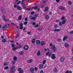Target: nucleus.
<instances>
[{"instance_id": "f257e3e1", "label": "nucleus", "mask_w": 73, "mask_h": 73, "mask_svg": "<svg viewBox=\"0 0 73 73\" xmlns=\"http://www.w3.org/2000/svg\"><path fill=\"white\" fill-rule=\"evenodd\" d=\"M55 56H56L55 54H52V53L51 52L49 53L48 55V57H50L52 59L54 60V59H55L56 58Z\"/></svg>"}, {"instance_id": "f03ea898", "label": "nucleus", "mask_w": 73, "mask_h": 73, "mask_svg": "<svg viewBox=\"0 0 73 73\" xmlns=\"http://www.w3.org/2000/svg\"><path fill=\"white\" fill-rule=\"evenodd\" d=\"M15 66H13L10 67V72L11 73H13L15 71Z\"/></svg>"}, {"instance_id": "7ed1b4c3", "label": "nucleus", "mask_w": 73, "mask_h": 73, "mask_svg": "<svg viewBox=\"0 0 73 73\" xmlns=\"http://www.w3.org/2000/svg\"><path fill=\"white\" fill-rule=\"evenodd\" d=\"M1 12L2 13H3L4 14L6 13V11H5V10L4 9V8L3 7H1Z\"/></svg>"}, {"instance_id": "20e7f679", "label": "nucleus", "mask_w": 73, "mask_h": 73, "mask_svg": "<svg viewBox=\"0 0 73 73\" xmlns=\"http://www.w3.org/2000/svg\"><path fill=\"white\" fill-rule=\"evenodd\" d=\"M51 49H53L54 52H56V47H55V45H52L51 46Z\"/></svg>"}, {"instance_id": "39448f33", "label": "nucleus", "mask_w": 73, "mask_h": 73, "mask_svg": "<svg viewBox=\"0 0 73 73\" xmlns=\"http://www.w3.org/2000/svg\"><path fill=\"white\" fill-rule=\"evenodd\" d=\"M20 26V29H23L24 28V27H23V23H21L20 24H19Z\"/></svg>"}, {"instance_id": "423d86ee", "label": "nucleus", "mask_w": 73, "mask_h": 73, "mask_svg": "<svg viewBox=\"0 0 73 73\" xmlns=\"http://www.w3.org/2000/svg\"><path fill=\"white\" fill-rule=\"evenodd\" d=\"M24 49H25V50H28V49H29V46L27 45H26L24 46Z\"/></svg>"}, {"instance_id": "0eeeda50", "label": "nucleus", "mask_w": 73, "mask_h": 73, "mask_svg": "<svg viewBox=\"0 0 73 73\" xmlns=\"http://www.w3.org/2000/svg\"><path fill=\"white\" fill-rule=\"evenodd\" d=\"M68 37V36H67L66 35L64 36L63 39V41H65V40H66L67 39Z\"/></svg>"}, {"instance_id": "6e6552de", "label": "nucleus", "mask_w": 73, "mask_h": 73, "mask_svg": "<svg viewBox=\"0 0 73 73\" xmlns=\"http://www.w3.org/2000/svg\"><path fill=\"white\" fill-rule=\"evenodd\" d=\"M33 61V60L32 59H30L29 60H28L27 61V62L30 64V63H31V62H32Z\"/></svg>"}, {"instance_id": "1a4fd4ad", "label": "nucleus", "mask_w": 73, "mask_h": 73, "mask_svg": "<svg viewBox=\"0 0 73 73\" xmlns=\"http://www.w3.org/2000/svg\"><path fill=\"white\" fill-rule=\"evenodd\" d=\"M44 67V65L42 64H41L39 65L40 69H42Z\"/></svg>"}, {"instance_id": "9d476101", "label": "nucleus", "mask_w": 73, "mask_h": 73, "mask_svg": "<svg viewBox=\"0 0 73 73\" xmlns=\"http://www.w3.org/2000/svg\"><path fill=\"white\" fill-rule=\"evenodd\" d=\"M36 43L37 44H40L41 42V41H40V40H37L36 41Z\"/></svg>"}, {"instance_id": "9b49d317", "label": "nucleus", "mask_w": 73, "mask_h": 73, "mask_svg": "<svg viewBox=\"0 0 73 73\" xmlns=\"http://www.w3.org/2000/svg\"><path fill=\"white\" fill-rule=\"evenodd\" d=\"M22 6L24 8H26V6H25V5L24 3H22Z\"/></svg>"}, {"instance_id": "f8f14e48", "label": "nucleus", "mask_w": 73, "mask_h": 73, "mask_svg": "<svg viewBox=\"0 0 73 73\" xmlns=\"http://www.w3.org/2000/svg\"><path fill=\"white\" fill-rule=\"evenodd\" d=\"M17 9L19 11H21V10L22 9V8H21V7L19 6L18 7H17Z\"/></svg>"}, {"instance_id": "ddd939ff", "label": "nucleus", "mask_w": 73, "mask_h": 73, "mask_svg": "<svg viewBox=\"0 0 73 73\" xmlns=\"http://www.w3.org/2000/svg\"><path fill=\"white\" fill-rule=\"evenodd\" d=\"M40 54H41V52H40V51L38 50L37 54V56H40Z\"/></svg>"}, {"instance_id": "4468645a", "label": "nucleus", "mask_w": 73, "mask_h": 73, "mask_svg": "<svg viewBox=\"0 0 73 73\" xmlns=\"http://www.w3.org/2000/svg\"><path fill=\"white\" fill-rule=\"evenodd\" d=\"M30 71L31 72H34V68L33 67H31L30 68Z\"/></svg>"}, {"instance_id": "2eb2a0df", "label": "nucleus", "mask_w": 73, "mask_h": 73, "mask_svg": "<svg viewBox=\"0 0 73 73\" xmlns=\"http://www.w3.org/2000/svg\"><path fill=\"white\" fill-rule=\"evenodd\" d=\"M49 9H48V7H46L45 9V12H46V11H48Z\"/></svg>"}, {"instance_id": "dca6fc26", "label": "nucleus", "mask_w": 73, "mask_h": 73, "mask_svg": "<svg viewBox=\"0 0 73 73\" xmlns=\"http://www.w3.org/2000/svg\"><path fill=\"white\" fill-rule=\"evenodd\" d=\"M22 19V16L20 15L18 18L19 20H21Z\"/></svg>"}, {"instance_id": "f3484780", "label": "nucleus", "mask_w": 73, "mask_h": 73, "mask_svg": "<svg viewBox=\"0 0 73 73\" xmlns=\"http://www.w3.org/2000/svg\"><path fill=\"white\" fill-rule=\"evenodd\" d=\"M36 40L35 39H33L32 40V43L33 44H35V41Z\"/></svg>"}, {"instance_id": "a211bd4d", "label": "nucleus", "mask_w": 73, "mask_h": 73, "mask_svg": "<svg viewBox=\"0 0 73 73\" xmlns=\"http://www.w3.org/2000/svg\"><path fill=\"white\" fill-rule=\"evenodd\" d=\"M60 9H62V10H65V9L62 6H60L59 7Z\"/></svg>"}, {"instance_id": "6ab92c4d", "label": "nucleus", "mask_w": 73, "mask_h": 73, "mask_svg": "<svg viewBox=\"0 0 73 73\" xmlns=\"http://www.w3.org/2000/svg\"><path fill=\"white\" fill-rule=\"evenodd\" d=\"M17 57L16 56H14V58H13L14 60L15 61H17Z\"/></svg>"}, {"instance_id": "aec40b11", "label": "nucleus", "mask_w": 73, "mask_h": 73, "mask_svg": "<svg viewBox=\"0 0 73 73\" xmlns=\"http://www.w3.org/2000/svg\"><path fill=\"white\" fill-rule=\"evenodd\" d=\"M62 23L63 24H64L66 23V21L65 20H64L62 21Z\"/></svg>"}, {"instance_id": "412c9836", "label": "nucleus", "mask_w": 73, "mask_h": 73, "mask_svg": "<svg viewBox=\"0 0 73 73\" xmlns=\"http://www.w3.org/2000/svg\"><path fill=\"white\" fill-rule=\"evenodd\" d=\"M53 71L54 72H57V69L56 68H55L54 69H53Z\"/></svg>"}, {"instance_id": "4be33fe9", "label": "nucleus", "mask_w": 73, "mask_h": 73, "mask_svg": "<svg viewBox=\"0 0 73 73\" xmlns=\"http://www.w3.org/2000/svg\"><path fill=\"white\" fill-rule=\"evenodd\" d=\"M54 32H60V30L58 29H56L54 30Z\"/></svg>"}, {"instance_id": "5701e85b", "label": "nucleus", "mask_w": 73, "mask_h": 73, "mask_svg": "<svg viewBox=\"0 0 73 73\" xmlns=\"http://www.w3.org/2000/svg\"><path fill=\"white\" fill-rule=\"evenodd\" d=\"M21 48H22V46L21 45H19V47H17V49L19 48L20 49Z\"/></svg>"}, {"instance_id": "b1692460", "label": "nucleus", "mask_w": 73, "mask_h": 73, "mask_svg": "<svg viewBox=\"0 0 73 73\" xmlns=\"http://www.w3.org/2000/svg\"><path fill=\"white\" fill-rule=\"evenodd\" d=\"M44 44H45V42L43 41L42 42H41V45H42V46H44Z\"/></svg>"}, {"instance_id": "393cba45", "label": "nucleus", "mask_w": 73, "mask_h": 73, "mask_svg": "<svg viewBox=\"0 0 73 73\" xmlns=\"http://www.w3.org/2000/svg\"><path fill=\"white\" fill-rule=\"evenodd\" d=\"M49 18V16L47 15H46V16L45 17V19H48Z\"/></svg>"}, {"instance_id": "a878e982", "label": "nucleus", "mask_w": 73, "mask_h": 73, "mask_svg": "<svg viewBox=\"0 0 73 73\" xmlns=\"http://www.w3.org/2000/svg\"><path fill=\"white\" fill-rule=\"evenodd\" d=\"M65 46L66 48H68L69 47V44H65Z\"/></svg>"}, {"instance_id": "bb28decb", "label": "nucleus", "mask_w": 73, "mask_h": 73, "mask_svg": "<svg viewBox=\"0 0 73 73\" xmlns=\"http://www.w3.org/2000/svg\"><path fill=\"white\" fill-rule=\"evenodd\" d=\"M46 60H43V62H42V64L43 65H44V64H45L46 63Z\"/></svg>"}, {"instance_id": "cd10ccee", "label": "nucleus", "mask_w": 73, "mask_h": 73, "mask_svg": "<svg viewBox=\"0 0 73 73\" xmlns=\"http://www.w3.org/2000/svg\"><path fill=\"white\" fill-rule=\"evenodd\" d=\"M6 40V39H4L2 40V42H7Z\"/></svg>"}, {"instance_id": "c85d7f7f", "label": "nucleus", "mask_w": 73, "mask_h": 73, "mask_svg": "<svg viewBox=\"0 0 73 73\" xmlns=\"http://www.w3.org/2000/svg\"><path fill=\"white\" fill-rule=\"evenodd\" d=\"M22 70V69L21 68H18V69H17L18 71L19 72H20Z\"/></svg>"}, {"instance_id": "c756f323", "label": "nucleus", "mask_w": 73, "mask_h": 73, "mask_svg": "<svg viewBox=\"0 0 73 73\" xmlns=\"http://www.w3.org/2000/svg\"><path fill=\"white\" fill-rule=\"evenodd\" d=\"M36 19V18L35 17H33L32 19H31L32 20H35Z\"/></svg>"}, {"instance_id": "7c9ffc66", "label": "nucleus", "mask_w": 73, "mask_h": 73, "mask_svg": "<svg viewBox=\"0 0 73 73\" xmlns=\"http://www.w3.org/2000/svg\"><path fill=\"white\" fill-rule=\"evenodd\" d=\"M8 69V66H5L4 68L5 70H7V69Z\"/></svg>"}, {"instance_id": "2f4dec72", "label": "nucleus", "mask_w": 73, "mask_h": 73, "mask_svg": "<svg viewBox=\"0 0 73 73\" xmlns=\"http://www.w3.org/2000/svg\"><path fill=\"white\" fill-rule=\"evenodd\" d=\"M5 25L3 26L2 27V29L3 30H5Z\"/></svg>"}, {"instance_id": "473e14b6", "label": "nucleus", "mask_w": 73, "mask_h": 73, "mask_svg": "<svg viewBox=\"0 0 73 73\" xmlns=\"http://www.w3.org/2000/svg\"><path fill=\"white\" fill-rule=\"evenodd\" d=\"M62 24H62V22H60L59 23V25L60 26H61L62 25Z\"/></svg>"}, {"instance_id": "72a5a7b5", "label": "nucleus", "mask_w": 73, "mask_h": 73, "mask_svg": "<svg viewBox=\"0 0 73 73\" xmlns=\"http://www.w3.org/2000/svg\"><path fill=\"white\" fill-rule=\"evenodd\" d=\"M23 51H21L19 52V54L20 55H21V56L23 55Z\"/></svg>"}, {"instance_id": "f704fd0d", "label": "nucleus", "mask_w": 73, "mask_h": 73, "mask_svg": "<svg viewBox=\"0 0 73 73\" xmlns=\"http://www.w3.org/2000/svg\"><path fill=\"white\" fill-rule=\"evenodd\" d=\"M6 27V28H8L9 26V24H7L6 25H5Z\"/></svg>"}, {"instance_id": "c9c22d12", "label": "nucleus", "mask_w": 73, "mask_h": 73, "mask_svg": "<svg viewBox=\"0 0 73 73\" xmlns=\"http://www.w3.org/2000/svg\"><path fill=\"white\" fill-rule=\"evenodd\" d=\"M5 17L4 15L2 16V18L4 21L5 20Z\"/></svg>"}, {"instance_id": "e433bc0d", "label": "nucleus", "mask_w": 73, "mask_h": 73, "mask_svg": "<svg viewBox=\"0 0 73 73\" xmlns=\"http://www.w3.org/2000/svg\"><path fill=\"white\" fill-rule=\"evenodd\" d=\"M64 60V58H62L60 59V61L61 62H63Z\"/></svg>"}, {"instance_id": "4c0bfd02", "label": "nucleus", "mask_w": 73, "mask_h": 73, "mask_svg": "<svg viewBox=\"0 0 73 73\" xmlns=\"http://www.w3.org/2000/svg\"><path fill=\"white\" fill-rule=\"evenodd\" d=\"M49 53H49V52H47L46 54V56H48V55H49Z\"/></svg>"}, {"instance_id": "58836bf2", "label": "nucleus", "mask_w": 73, "mask_h": 73, "mask_svg": "<svg viewBox=\"0 0 73 73\" xmlns=\"http://www.w3.org/2000/svg\"><path fill=\"white\" fill-rule=\"evenodd\" d=\"M16 49H17L15 47H14V48H13V50L14 51H15V50H16Z\"/></svg>"}, {"instance_id": "ea45409f", "label": "nucleus", "mask_w": 73, "mask_h": 73, "mask_svg": "<svg viewBox=\"0 0 73 73\" xmlns=\"http://www.w3.org/2000/svg\"><path fill=\"white\" fill-rule=\"evenodd\" d=\"M26 10H27V11H31L32 10V8H27L26 9Z\"/></svg>"}, {"instance_id": "a19ab883", "label": "nucleus", "mask_w": 73, "mask_h": 73, "mask_svg": "<svg viewBox=\"0 0 73 73\" xmlns=\"http://www.w3.org/2000/svg\"><path fill=\"white\" fill-rule=\"evenodd\" d=\"M19 73H24V70H22L20 71L19 72Z\"/></svg>"}, {"instance_id": "79ce46f5", "label": "nucleus", "mask_w": 73, "mask_h": 73, "mask_svg": "<svg viewBox=\"0 0 73 73\" xmlns=\"http://www.w3.org/2000/svg\"><path fill=\"white\" fill-rule=\"evenodd\" d=\"M54 27L55 28H57V27H58V25H56L54 26Z\"/></svg>"}, {"instance_id": "37998d69", "label": "nucleus", "mask_w": 73, "mask_h": 73, "mask_svg": "<svg viewBox=\"0 0 73 73\" xmlns=\"http://www.w3.org/2000/svg\"><path fill=\"white\" fill-rule=\"evenodd\" d=\"M19 33H18L17 34V35L16 36V38H18V37H19Z\"/></svg>"}, {"instance_id": "c03bdc74", "label": "nucleus", "mask_w": 73, "mask_h": 73, "mask_svg": "<svg viewBox=\"0 0 73 73\" xmlns=\"http://www.w3.org/2000/svg\"><path fill=\"white\" fill-rule=\"evenodd\" d=\"M34 27H35V28H37V27H38V25H35L34 26Z\"/></svg>"}, {"instance_id": "a18cd8bd", "label": "nucleus", "mask_w": 73, "mask_h": 73, "mask_svg": "<svg viewBox=\"0 0 73 73\" xmlns=\"http://www.w3.org/2000/svg\"><path fill=\"white\" fill-rule=\"evenodd\" d=\"M9 20L8 19H5V20H4L5 21H6V22H8L9 21Z\"/></svg>"}, {"instance_id": "49530a36", "label": "nucleus", "mask_w": 73, "mask_h": 73, "mask_svg": "<svg viewBox=\"0 0 73 73\" xmlns=\"http://www.w3.org/2000/svg\"><path fill=\"white\" fill-rule=\"evenodd\" d=\"M28 24V21L25 22L24 23V25H27Z\"/></svg>"}, {"instance_id": "de8ad7c7", "label": "nucleus", "mask_w": 73, "mask_h": 73, "mask_svg": "<svg viewBox=\"0 0 73 73\" xmlns=\"http://www.w3.org/2000/svg\"><path fill=\"white\" fill-rule=\"evenodd\" d=\"M25 21H28V18H27V17H26L25 18Z\"/></svg>"}, {"instance_id": "09e8293b", "label": "nucleus", "mask_w": 73, "mask_h": 73, "mask_svg": "<svg viewBox=\"0 0 73 73\" xmlns=\"http://www.w3.org/2000/svg\"><path fill=\"white\" fill-rule=\"evenodd\" d=\"M11 47H12V48H14V47H15V45L14 44H11Z\"/></svg>"}, {"instance_id": "8fccbe9b", "label": "nucleus", "mask_w": 73, "mask_h": 73, "mask_svg": "<svg viewBox=\"0 0 73 73\" xmlns=\"http://www.w3.org/2000/svg\"><path fill=\"white\" fill-rule=\"evenodd\" d=\"M34 69L35 70H38V68H37V67H35Z\"/></svg>"}, {"instance_id": "3c124183", "label": "nucleus", "mask_w": 73, "mask_h": 73, "mask_svg": "<svg viewBox=\"0 0 73 73\" xmlns=\"http://www.w3.org/2000/svg\"><path fill=\"white\" fill-rule=\"evenodd\" d=\"M58 41H59V42H61V41H62V39H58Z\"/></svg>"}, {"instance_id": "603ef678", "label": "nucleus", "mask_w": 73, "mask_h": 73, "mask_svg": "<svg viewBox=\"0 0 73 73\" xmlns=\"http://www.w3.org/2000/svg\"><path fill=\"white\" fill-rule=\"evenodd\" d=\"M43 2L44 4V5H46V1L45 0L43 1Z\"/></svg>"}, {"instance_id": "864d4df0", "label": "nucleus", "mask_w": 73, "mask_h": 73, "mask_svg": "<svg viewBox=\"0 0 73 73\" xmlns=\"http://www.w3.org/2000/svg\"><path fill=\"white\" fill-rule=\"evenodd\" d=\"M38 7L37 6H36L34 7V9L36 10L37 9Z\"/></svg>"}, {"instance_id": "5fc2aeb1", "label": "nucleus", "mask_w": 73, "mask_h": 73, "mask_svg": "<svg viewBox=\"0 0 73 73\" xmlns=\"http://www.w3.org/2000/svg\"><path fill=\"white\" fill-rule=\"evenodd\" d=\"M21 3V1H19L17 3V5H19V4H20Z\"/></svg>"}, {"instance_id": "6e6d98bb", "label": "nucleus", "mask_w": 73, "mask_h": 73, "mask_svg": "<svg viewBox=\"0 0 73 73\" xmlns=\"http://www.w3.org/2000/svg\"><path fill=\"white\" fill-rule=\"evenodd\" d=\"M69 4H72V2L71 1H69L68 2Z\"/></svg>"}, {"instance_id": "4d7b16f0", "label": "nucleus", "mask_w": 73, "mask_h": 73, "mask_svg": "<svg viewBox=\"0 0 73 73\" xmlns=\"http://www.w3.org/2000/svg\"><path fill=\"white\" fill-rule=\"evenodd\" d=\"M65 19V17L63 16L61 18V20H64Z\"/></svg>"}, {"instance_id": "13d9d810", "label": "nucleus", "mask_w": 73, "mask_h": 73, "mask_svg": "<svg viewBox=\"0 0 73 73\" xmlns=\"http://www.w3.org/2000/svg\"><path fill=\"white\" fill-rule=\"evenodd\" d=\"M7 64L6 62H5L4 63V64H3L4 66H6L7 65Z\"/></svg>"}, {"instance_id": "bf43d9fd", "label": "nucleus", "mask_w": 73, "mask_h": 73, "mask_svg": "<svg viewBox=\"0 0 73 73\" xmlns=\"http://www.w3.org/2000/svg\"><path fill=\"white\" fill-rule=\"evenodd\" d=\"M40 73H44V71L43 70H41L40 72Z\"/></svg>"}, {"instance_id": "052dcab7", "label": "nucleus", "mask_w": 73, "mask_h": 73, "mask_svg": "<svg viewBox=\"0 0 73 73\" xmlns=\"http://www.w3.org/2000/svg\"><path fill=\"white\" fill-rule=\"evenodd\" d=\"M34 13H35V12L34 11H32L31 12V15H33Z\"/></svg>"}, {"instance_id": "680f3d73", "label": "nucleus", "mask_w": 73, "mask_h": 73, "mask_svg": "<svg viewBox=\"0 0 73 73\" xmlns=\"http://www.w3.org/2000/svg\"><path fill=\"white\" fill-rule=\"evenodd\" d=\"M14 25H15V24L13 23L11 24V26L12 27H13V26H14Z\"/></svg>"}, {"instance_id": "e2e57ef3", "label": "nucleus", "mask_w": 73, "mask_h": 73, "mask_svg": "<svg viewBox=\"0 0 73 73\" xmlns=\"http://www.w3.org/2000/svg\"><path fill=\"white\" fill-rule=\"evenodd\" d=\"M12 63L13 64H15V61H12Z\"/></svg>"}, {"instance_id": "0e129e2a", "label": "nucleus", "mask_w": 73, "mask_h": 73, "mask_svg": "<svg viewBox=\"0 0 73 73\" xmlns=\"http://www.w3.org/2000/svg\"><path fill=\"white\" fill-rule=\"evenodd\" d=\"M29 18L30 19H31V20H32V16H30Z\"/></svg>"}, {"instance_id": "69168bd1", "label": "nucleus", "mask_w": 73, "mask_h": 73, "mask_svg": "<svg viewBox=\"0 0 73 73\" xmlns=\"http://www.w3.org/2000/svg\"><path fill=\"white\" fill-rule=\"evenodd\" d=\"M38 14H36L35 15V17H38Z\"/></svg>"}, {"instance_id": "338daca9", "label": "nucleus", "mask_w": 73, "mask_h": 73, "mask_svg": "<svg viewBox=\"0 0 73 73\" xmlns=\"http://www.w3.org/2000/svg\"><path fill=\"white\" fill-rule=\"evenodd\" d=\"M59 21H60L59 20H57L56 21V22H57V23H58V22H59Z\"/></svg>"}, {"instance_id": "774afa93", "label": "nucleus", "mask_w": 73, "mask_h": 73, "mask_svg": "<svg viewBox=\"0 0 73 73\" xmlns=\"http://www.w3.org/2000/svg\"><path fill=\"white\" fill-rule=\"evenodd\" d=\"M66 73H69V70H67L66 72Z\"/></svg>"}]
</instances>
